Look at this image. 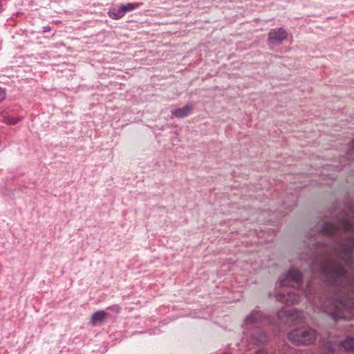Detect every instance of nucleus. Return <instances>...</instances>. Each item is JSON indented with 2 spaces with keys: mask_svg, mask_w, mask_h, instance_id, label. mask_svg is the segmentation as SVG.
I'll return each instance as SVG.
<instances>
[{
  "mask_svg": "<svg viewBox=\"0 0 354 354\" xmlns=\"http://www.w3.org/2000/svg\"><path fill=\"white\" fill-rule=\"evenodd\" d=\"M316 331L308 327H301L292 330L288 334V339L297 345H309L315 341Z\"/></svg>",
  "mask_w": 354,
  "mask_h": 354,
  "instance_id": "1",
  "label": "nucleus"
},
{
  "mask_svg": "<svg viewBox=\"0 0 354 354\" xmlns=\"http://www.w3.org/2000/svg\"><path fill=\"white\" fill-rule=\"evenodd\" d=\"M301 281V273L297 270L291 269L279 280V284L281 287L291 286L295 288L298 286Z\"/></svg>",
  "mask_w": 354,
  "mask_h": 354,
  "instance_id": "2",
  "label": "nucleus"
},
{
  "mask_svg": "<svg viewBox=\"0 0 354 354\" xmlns=\"http://www.w3.org/2000/svg\"><path fill=\"white\" fill-rule=\"evenodd\" d=\"M278 317L283 322L290 324V323H298L300 322L303 318V313L299 312L295 309L290 310H281L278 313Z\"/></svg>",
  "mask_w": 354,
  "mask_h": 354,
  "instance_id": "3",
  "label": "nucleus"
},
{
  "mask_svg": "<svg viewBox=\"0 0 354 354\" xmlns=\"http://www.w3.org/2000/svg\"><path fill=\"white\" fill-rule=\"evenodd\" d=\"M287 32L283 28H273L268 34V40L270 44H279L286 39Z\"/></svg>",
  "mask_w": 354,
  "mask_h": 354,
  "instance_id": "4",
  "label": "nucleus"
},
{
  "mask_svg": "<svg viewBox=\"0 0 354 354\" xmlns=\"http://www.w3.org/2000/svg\"><path fill=\"white\" fill-rule=\"evenodd\" d=\"M322 272L335 279L341 278L346 274L345 270L342 266L331 263L328 265L326 267H322Z\"/></svg>",
  "mask_w": 354,
  "mask_h": 354,
  "instance_id": "5",
  "label": "nucleus"
},
{
  "mask_svg": "<svg viewBox=\"0 0 354 354\" xmlns=\"http://www.w3.org/2000/svg\"><path fill=\"white\" fill-rule=\"evenodd\" d=\"M276 298L282 303L287 305H292L299 302L300 296L295 292H288L286 295L285 293L277 294Z\"/></svg>",
  "mask_w": 354,
  "mask_h": 354,
  "instance_id": "6",
  "label": "nucleus"
},
{
  "mask_svg": "<svg viewBox=\"0 0 354 354\" xmlns=\"http://www.w3.org/2000/svg\"><path fill=\"white\" fill-rule=\"evenodd\" d=\"M334 310H326V311L333 316L335 319L346 318L344 313L348 310V307L342 301L338 304H333Z\"/></svg>",
  "mask_w": 354,
  "mask_h": 354,
  "instance_id": "7",
  "label": "nucleus"
},
{
  "mask_svg": "<svg viewBox=\"0 0 354 354\" xmlns=\"http://www.w3.org/2000/svg\"><path fill=\"white\" fill-rule=\"evenodd\" d=\"M108 317V314L104 310H97L92 314L90 319V324L96 326L102 324Z\"/></svg>",
  "mask_w": 354,
  "mask_h": 354,
  "instance_id": "8",
  "label": "nucleus"
},
{
  "mask_svg": "<svg viewBox=\"0 0 354 354\" xmlns=\"http://www.w3.org/2000/svg\"><path fill=\"white\" fill-rule=\"evenodd\" d=\"M192 109L193 106L191 104H187L183 107L173 109L171 114L176 118H182L189 115Z\"/></svg>",
  "mask_w": 354,
  "mask_h": 354,
  "instance_id": "9",
  "label": "nucleus"
},
{
  "mask_svg": "<svg viewBox=\"0 0 354 354\" xmlns=\"http://www.w3.org/2000/svg\"><path fill=\"white\" fill-rule=\"evenodd\" d=\"M261 318L262 314L259 311H253L245 319V324L249 325L257 323L261 320Z\"/></svg>",
  "mask_w": 354,
  "mask_h": 354,
  "instance_id": "10",
  "label": "nucleus"
},
{
  "mask_svg": "<svg viewBox=\"0 0 354 354\" xmlns=\"http://www.w3.org/2000/svg\"><path fill=\"white\" fill-rule=\"evenodd\" d=\"M252 339L257 344H264L268 341V337L266 334L260 330H257L255 333L252 335Z\"/></svg>",
  "mask_w": 354,
  "mask_h": 354,
  "instance_id": "11",
  "label": "nucleus"
},
{
  "mask_svg": "<svg viewBox=\"0 0 354 354\" xmlns=\"http://www.w3.org/2000/svg\"><path fill=\"white\" fill-rule=\"evenodd\" d=\"M342 347L346 351H352L354 350V339L347 337L341 342Z\"/></svg>",
  "mask_w": 354,
  "mask_h": 354,
  "instance_id": "12",
  "label": "nucleus"
},
{
  "mask_svg": "<svg viewBox=\"0 0 354 354\" xmlns=\"http://www.w3.org/2000/svg\"><path fill=\"white\" fill-rule=\"evenodd\" d=\"M337 229V227L335 224L330 223H325L322 227L324 232L331 236L336 233Z\"/></svg>",
  "mask_w": 354,
  "mask_h": 354,
  "instance_id": "13",
  "label": "nucleus"
},
{
  "mask_svg": "<svg viewBox=\"0 0 354 354\" xmlns=\"http://www.w3.org/2000/svg\"><path fill=\"white\" fill-rule=\"evenodd\" d=\"M124 13L121 9L120 8H113L109 11V16L113 19H119L124 16Z\"/></svg>",
  "mask_w": 354,
  "mask_h": 354,
  "instance_id": "14",
  "label": "nucleus"
},
{
  "mask_svg": "<svg viewBox=\"0 0 354 354\" xmlns=\"http://www.w3.org/2000/svg\"><path fill=\"white\" fill-rule=\"evenodd\" d=\"M140 6V3H129L127 4L122 5L120 8L124 15L127 12L131 11L139 8Z\"/></svg>",
  "mask_w": 354,
  "mask_h": 354,
  "instance_id": "15",
  "label": "nucleus"
},
{
  "mask_svg": "<svg viewBox=\"0 0 354 354\" xmlns=\"http://www.w3.org/2000/svg\"><path fill=\"white\" fill-rule=\"evenodd\" d=\"M342 227L346 231L351 230L353 227L352 223L348 221H344L342 223Z\"/></svg>",
  "mask_w": 354,
  "mask_h": 354,
  "instance_id": "16",
  "label": "nucleus"
},
{
  "mask_svg": "<svg viewBox=\"0 0 354 354\" xmlns=\"http://www.w3.org/2000/svg\"><path fill=\"white\" fill-rule=\"evenodd\" d=\"M20 120L19 118H8L7 119V121L6 122L8 124H16L17 123L19 122V121Z\"/></svg>",
  "mask_w": 354,
  "mask_h": 354,
  "instance_id": "17",
  "label": "nucleus"
},
{
  "mask_svg": "<svg viewBox=\"0 0 354 354\" xmlns=\"http://www.w3.org/2000/svg\"><path fill=\"white\" fill-rule=\"evenodd\" d=\"M347 155L348 156H352L353 155H354V140H353L351 142V149L347 152Z\"/></svg>",
  "mask_w": 354,
  "mask_h": 354,
  "instance_id": "18",
  "label": "nucleus"
},
{
  "mask_svg": "<svg viewBox=\"0 0 354 354\" xmlns=\"http://www.w3.org/2000/svg\"><path fill=\"white\" fill-rule=\"evenodd\" d=\"M107 309L110 310L111 311H113L116 313H118L120 311V308L118 305H114V306H110Z\"/></svg>",
  "mask_w": 354,
  "mask_h": 354,
  "instance_id": "19",
  "label": "nucleus"
},
{
  "mask_svg": "<svg viewBox=\"0 0 354 354\" xmlns=\"http://www.w3.org/2000/svg\"><path fill=\"white\" fill-rule=\"evenodd\" d=\"M6 97V91L0 87V102H2Z\"/></svg>",
  "mask_w": 354,
  "mask_h": 354,
  "instance_id": "20",
  "label": "nucleus"
},
{
  "mask_svg": "<svg viewBox=\"0 0 354 354\" xmlns=\"http://www.w3.org/2000/svg\"><path fill=\"white\" fill-rule=\"evenodd\" d=\"M256 354H268L266 352H265L264 351H259L258 352L256 353Z\"/></svg>",
  "mask_w": 354,
  "mask_h": 354,
  "instance_id": "21",
  "label": "nucleus"
},
{
  "mask_svg": "<svg viewBox=\"0 0 354 354\" xmlns=\"http://www.w3.org/2000/svg\"><path fill=\"white\" fill-rule=\"evenodd\" d=\"M49 30V28L48 27H45L44 28V31L46 32V31H48Z\"/></svg>",
  "mask_w": 354,
  "mask_h": 354,
  "instance_id": "22",
  "label": "nucleus"
}]
</instances>
